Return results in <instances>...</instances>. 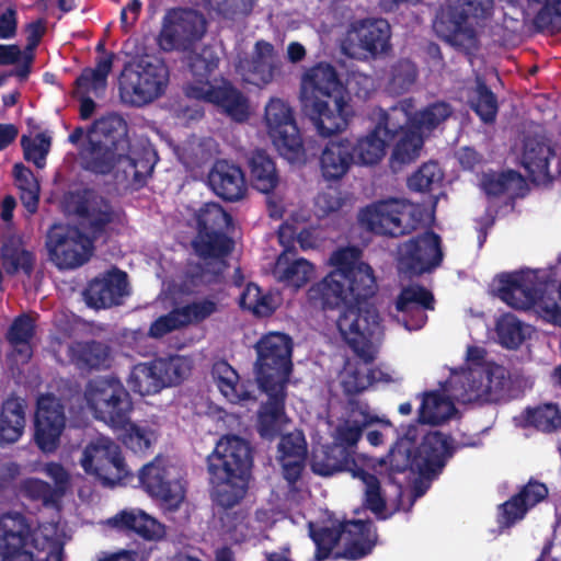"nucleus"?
Returning a JSON list of instances; mask_svg holds the SVG:
<instances>
[{
    "label": "nucleus",
    "mask_w": 561,
    "mask_h": 561,
    "mask_svg": "<svg viewBox=\"0 0 561 561\" xmlns=\"http://www.w3.org/2000/svg\"><path fill=\"white\" fill-rule=\"evenodd\" d=\"M360 255L356 247L334 251L330 257L334 268L309 287L307 299L322 311L342 309L336 327L343 341L364 364H371L376 358L373 339L381 319L370 301L377 290L374 270L360 262Z\"/></svg>",
    "instance_id": "obj_1"
},
{
    "label": "nucleus",
    "mask_w": 561,
    "mask_h": 561,
    "mask_svg": "<svg viewBox=\"0 0 561 561\" xmlns=\"http://www.w3.org/2000/svg\"><path fill=\"white\" fill-rule=\"evenodd\" d=\"M252 462L249 443L237 435L221 437L207 457L213 501L225 510L219 518L227 533L236 531L248 518L244 510H230L247 494Z\"/></svg>",
    "instance_id": "obj_2"
},
{
    "label": "nucleus",
    "mask_w": 561,
    "mask_h": 561,
    "mask_svg": "<svg viewBox=\"0 0 561 561\" xmlns=\"http://www.w3.org/2000/svg\"><path fill=\"white\" fill-rule=\"evenodd\" d=\"M299 101L302 114L324 138L346 129L353 116L347 89L336 68L328 61H319L305 70Z\"/></svg>",
    "instance_id": "obj_3"
},
{
    "label": "nucleus",
    "mask_w": 561,
    "mask_h": 561,
    "mask_svg": "<svg viewBox=\"0 0 561 561\" xmlns=\"http://www.w3.org/2000/svg\"><path fill=\"white\" fill-rule=\"evenodd\" d=\"M218 66L219 58L210 49H203L201 54L193 56L190 61L192 80L184 87V94L188 99L217 105L236 122H245L249 106L242 92L228 81L219 87L210 82Z\"/></svg>",
    "instance_id": "obj_4"
},
{
    "label": "nucleus",
    "mask_w": 561,
    "mask_h": 561,
    "mask_svg": "<svg viewBox=\"0 0 561 561\" xmlns=\"http://www.w3.org/2000/svg\"><path fill=\"white\" fill-rule=\"evenodd\" d=\"M366 456L353 457L350 451L331 443L320 451L312 455L311 468L316 474L331 477L340 472H348L352 478L358 479L364 484V506L369 510L377 519L385 520L387 500L382 493L381 484L376 474L368 471Z\"/></svg>",
    "instance_id": "obj_5"
},
{
    "label": "nucleus",
    "mask_w": 561,
    "mask_h": 561,
    "mask_svg": "<svg viewBox=\"0 0 561 561\" xmlns=\"http://www.w3.org/2000/svg\"><path fill=\"white\" fill-rule=\"evenodd\" d=\"M84 399L93 416L113 428H125L134 410L130 393L116 377H96L85 385Z\"/></svg>",
    "instance_id": "obj_6"
},
{
    "label": "nucleus",
    "mask_w": 561,
    "mask_h": 561,
    "mask_svg": "<svg viewBox=\"0 0 561 561\" xmlns=\"http://www.w3.org/2000/svg\"><path fill=\"white\" fill-rule=\"evenodd\" d=\"M255 378L260 388H287L293 370V341L285 333L270 332L254 345Z\"/></svg>",
    "instance_id": "obj_7"
},
{
    "label": "nucleus",
    "mask_w": 561,
    "mask_h": 561,
    "mask_svg": "<svg viewBox=\"0 0 561 561\" xmlns=\"http://www.w3.org/2000/svg\"><path fill=\"white\" fill-rule=\"evenodd\" d=\"M448 5L442 10L433 22L436 34L448 44L463 48L476 41L472 27L467 25L470 16L482 18L492 5L493 0H447Z\"/></svg>",
    "instance_id": "obj_8"
},
{
    "label": "nucleus",
    "mask_w": 561,
    "mask_h": 561,
    "mask_svg": "<svg viewBox=\"0 0 561 561\" xmlns=\"http://www.w3.org/2000/svg\"><path fill=\"white\" fill-rule=\"evenodd\" d=\"M169 79V68L162 59H141L136 70L123 73L122 96L131 105L142 106L164 94Z\"/></svg>",
    "instance_id": "obj_9"
},
{
    "label": "nucleus",
    "mask_w": 561,
    "mask_h": 561,
    "mask_svg": "<svg viewBox=\"0 0 561 561\" xmlns=\"http://www.w3.org/2000/svg\"><path fill=\"white\" fill-rule=\"evenodd\" d=\"M390 39L391 26L387 20L366 18L350 24L341 48L353 59H376L391 50Z\"/></svg>",
    "instance_id": "obj_10"
},
{
    "label": "nucleus",
    "mask_w": 561,
    "mask_h": 561,
    "mask_svg": "<svg viewBox=\"0 0 561 561\" xmlns=\"http://www.w3.org/2000/svg\"><path fill=\"white\" fill-rule=\"evenodd\" d=\"M80 463L88 474L95 476L104 486L126 485L133 479L119 445L107 437H99L88 444Z\"/></svg>",
    "instance_id": "obj_11"
},
{
    "label": "nucleus",
    "mask_w": 561,
    "mask_h": 561,
    "mask_svg": "<svg viewBox=\"0 0 561 561\" xmlns=\"http://www.w3.org/2000/svg\"><path fill=\"white\" fill-rule=\"evenodd\" d=\"M264 118L279 154L291 163L305 160L308 149L305 148L291 106L280 99H271L265 106Z\"/></svg>",
    "instance_id": "obj_12"
},
{
    "label": "nucleus",
    "mask_w": 561,
    "mask_h": 561,
    "mask_svg": "<svg viewBox=\"0 0 561 561\" xmlns=\"http://www.w3.org/2000/svg\"><path fill=\"white\" fill-rule=\"evenodd\" d=\"M358 219L368 231L392 238L411 233L420 224L413 207L396 198L366 206L360 210Z\"/></svg>",
    "instance_id": "obj_13"
},
{
    "label": "nucleus",
    "mask_w": 561,
    "mask_h": 561,
    "mask_svg": "<svg viewBox=\"0 0 561 561\" xmlns=\"http://www.w3.org/2000/svg\"><path fill=\"white\" fill-rule=\"evenodd\" d=\"M205 32L203 14L193 9L173 8L164 14L157 41L164 51L187 50Z\"/></svg>",
    "instance_id": "obj_14"
},
{
    "label": "nucleus",
    "mask_w": 561,
    "mask_h": 561,
    "mask_svg": "<svg viewBox=\"0 0 561 561\" xmlns=\"http://www.w3.org/2000/svg\"><path fill=\"white\" fill-rule=\"evenodd\" d=\"M94 240L76 227L55 225L47 233L46 247L59 268H76L89 261Z\"/></svg>",
    "instance_id": "obj_15"
},
{
    "label": "nucleus",
    "mask_w": 561,
    "mask_h": 561,
    "mask_svg": "<svg viewBox=\"0 0 561 561\" xmlns=\"http://www.w3.org/2000/svg\"><path fill=\"white\" fill-rule=\"evenodd\" d=\"M444 259L442 239L433 230L417 234L399 248V270L419 276L438 267Z\"/></svg>",
    "instance_id": "obj_16"
},
{
    "label": "nucleus",
    "mask_w": 561,
    "mask_h": 561,
    "mask_svg": "<svg viewBox=\"0 0 561 561\" xmlns=\"http://www.w3.org/2000/svg\"><path fill=\"white\" fill-rule=\"evenodd\" d=\"M138 480L144 490L170 510H176L185 497V490L175 469L156 457L139 470Z\"/></svg>",
    "instance_id": "obj_17"
},
{
    "label": "nucleus",
    "mask_w": 561,
    "mask_h": 561,
    "mask_svg": "<svg viewBox=\"0 0 561 561\" xmlns=\"http://www.w3.org/2000/svg\"><path fill=\"white\" fill-rule=\"evenodd\" d=\"M66 426L65 405L53 393L37 398L34 419L33 439L44 454L55 453L60 445V437Z\"/></svg>",
    "instance_id": "obj_18"
},
{
    "label": "nucleus",
    "mask_w": 561,
    "mask_h": 561,
    "mask_svg": "<svg viewBox=\"0 0 561 561\" xmlns=\"http://www.w3.org/2000/svg\"><path fill=\"white\" fill-rule=\"evenodd\" d=\"M31 538L32 525L23 513L0 514L1 561H34V553L28 549Z\"/></svg>",
    "instance_id": "obj_19"
},
{
    "label": "nucleus",
    "mask_w": 561,
    "mask_h": 561,
    "mask_svg": "<svg viewBox=\"0 0 561 561\" xmlns=\"http://www.w3.org/2000/svg\"><path fill=\"white\" fill-rule=\"evenodd\" d=\"M499 284V297L516 310L534 308L546 291V283L539 280L537 272L529 270L503 274Z\"/></svg>",
    "instance_id": "obj_20"
},
{
    "label": "nucleus",
    "mask_w": 561,
    "mask_h": 561,
    "mask_svg": "<svg viewBox=\"0 0 561 561\" xmlns=\"http://www.w3.org/2000/svg\"><path fill=\"white\" fill-rule=\"evenodd\" d=\"M129 294L127 273L117 267L92 278L82 293L87 306L96 310L121 306Z\"/></svg>",
    "instance_id": "obj_21"
},
{
    "label": "nucleus",
    "mask_w": 561,
    "mask_h": 561,
    "mask_svg": "<svg viewBox=\"0 0 561 561\" xmlns=\"http://www.w3.org/2000/svg\"><path fill=\"white\" fill-rule=\"evenodd\" d=\"M394 309L397 313L393 317L398 323L409 331L420 330L428 320L426 311L435 309V298L423 285L411 284L401 288L394 300Z\"/></svg>",
    "instance_id": "obj_22"
},
{
    "label": "nucleus",
    "mask_w": 561,
    "mask_h": 561,
    "mask_svg": "<svg viewBox=\"0 0 561 561\" xmlns=\"http://www.w3.org/2000/svg\"><path fill=\"white\" fill-rule=\"evenodd\" d=\"M454 454L450 438L440 432H430L415 444L416 472L424 477L439 473Z\"/></svg>",
    "instance_id": "obj_23"
},
{
    "label": "nucleus",
    "mask_w": 561,
    "mask_h": 561,
    "mask_svg": "<svg viewBox=\"0 0 561 561\" xmlns=\"http://www.w3.org/2000/svg\"><path fill=\"white\" fill-rule=\"evenodd\" d=\"M350 405L348 417L341 421L332 433V443L356 457L357 444L364 430L379 420L371 415L368 407L363 405L359 401L350 400Z\"/></svg>",
    "instance_id": "obj_24"
},
{
    "label": "nucleus",
    "mask_w": 561,
    "mask_h": 561,
    "mask_svg": "<svg viewBox=\"0 0 561 561\" xmlns=\"http://www.w3.org/2000/svg\"><path fill=\"white\" fill-rule=\"evenodd\" d=\"M354 142L347 138L328 140L321 149L319 167L325 181H339L355 163Z\"/></svg>",
    "instance_id": "obj_25"
},
{
    "label": "nucleus",
    "mask_w": 561,
    "mask_h": 561,
    "mask_svg": "<svg viewBox=\"0 0 561 561\" xmlns=\"http://www.w3.org/2000/svg\"><path fill=\"white\" fill-rule=\"evenodd\" d=\"M75 213L88 221V229L93 239L102 237L106 227L115 219V211L110 201L93 191H84L76 203Z\"/></svg>",
    "instance_id": "obj_26"
},
{
    "label": "nucleus",
    "mask_w": 561,
    "mask_h": 561,
    "mask_svg": "<svg viewBox=\"0 0 561 561\" xmlns=\"http://www.w3.org/2000/svg\"><path fill=\"white\" fill-rule=\"evenodd\" d=\"M369 469H376L377 466L386 469L389 481L396 483V474L411 471L416 472L415 440L409 435L399 437L391 446L388 454L380 458L367 457Z\"/></svg>",
    "instance_id": "obj_27"
},
{
    "label": "nucleus",
    "mask_w": 561,
    "mask_h": 561,
    "mask_svg": "<svg viewBox=\"0 0 561 561\" xmlns=\"http://www.w3.org/2000/svg\"><path fill=\"white\" fill-rule=\"evenodd\" d=\"M553 157V149L543 138L537 136L525 138L522 165L527 171L531 182L547 184L553 181V175L549 171L550 160Z\"/></svg>",
    "instance_id": "obj_28"
},
{
    "label": "nucleus",
    "mask_w": 561,
    "mask_h": 561,
    "mask_svg": "<svg viewBox=\"0 0 561 561\" xmlns=\"http://www.w3.org/2000/svg\"><path fill=\"white\" fill-rule=\"evenodd\" d=\"M208 183L214 193L227 202L241 199L247 192L242 169L227 161H217L208 175Z\"/></svg>",
    "instance_id": "obj_29"
},
{
    "label": "nucleus",
    "mask_w": 561,
    "mask_h": 561,
    "mask_svg": "<svg viewBox=\"0 0 561 561\" xmlns=\"http://www.w3.org/2000/svg\"><path fill=\"white\" fill-rule=\"evenodd\" d=\"M260 389L267 400L261 404L257 413V433L262 438L273 440L279 435L285 417L287 388Z\"/></svg>",
    "instance_id": "obj_30"
},
{
    "label": "nucleus",
    "mask_w": 561,
    "mask_h": 561,
    "mask_svg": "<svg viewBox=\"0 0 561 561\" xmlns=\"http://www.w3.org/2000/svg\"><path fill=\"white\" fill-rule=\"evenodd\" d=\"M108 525L149 541L161 539L165 535L164 526L141 510L121 511L108 519Z\"/></svg>",
    "instance_id": "obj_31"
},
{
    "label": "nucleus",
    "mask_w": 561,
    "mask_h": 561,
    "mask_svg": "<svg viewBox=\"0 0 561 561\" xmlns=\"http://www.w3.org/2000/svg\"><path fill=\"white\" fill-rule=\"evenodd\" d=\"M413 107V99L409 98L399 101L389 110L380 108L374 129L389 144L394 141L403 133L413 130L409 127L410 124L412 125Z\"/></svg>",
    "instance_id": "obj_32"
},
{
    "label": "nucleus",
    "mask_w": 561,
    "mask_h": 561,
    "mask_svg": "<svg viewBox=\"0 0 561 561\" xmlns=\"http://www.w3.org/2000/svg\"><path fill=\"white\" fill-rule=\"evenodd\" d=\"M346 533L351 540L345 543L344 550L336 553L334 559L359 560L371 553L378 539L377 529L370 519H354L346 524Z\"/></svg>",
    "instance_id": "obj_33"
},
{
    "label": "nucleus",
    "mask_w": 561,
    "mask_h": 561,
    "mask_svg": "<svg viewBox=\"0 0 561 561\" xmlns=\"http://www.w3.org/2000/svg\"><path fill=\"white\" fill-rule=\"evenodd\" d=\"M244 80L255 85H265L273 81L279 60L273 44L257 41L251 60L245 61Z\"/></svg>",
    "instance_id": "obj_34"
},
{
    "label": "nucleus",
    "mask_w": 561,
    "mask_h": 561,
    "mask_svg": "<svg viewBox=\"0 0 561 561\" xmlns=\"http://www.w3.org/2000/svg\"><path fill=\"white\" fill-rule=\"evenodd\" d=\"M125 153L89 137L88 148L83 153L84 169L102 175L115 171V178L119 179Z\"/></svg>",
    "instance_id": "obj_35"
},
{
    "label": "nucleus",
    "mask_w": 561,
    "mask_h": 561,
    "mask_svg": "<svg viewBox=\"0 0 561 561\" xmlns=\"http://www.w3.org/2000/svg\"><path fill=\"white\" fill-rule=\"evenodd\" d=\"M89 137H93L105 146L114 147L121 152L130 151L128 125L117 113H111L96 119Z\"/></svg>",
    "instance_id": "obj_36"
},
{
    "label": "nucleus",
    "mask_w": 561,
    "mask_h": 561,
    "mask_svg": "<svg viewBox=\"0 0 561 561\" xmlns=\"http://www.w3.org/2000/svg\"><path fill=\"white\" fill-rule=\"evenodd\" d=\"M248 168L254 190L268 195L278 186L279 174L276 164L265 150H253L248 158Z\"/></svg>",
    "instance_id": "obj_37"
},
{
    "label": "nucleus",
    "mask_w": 561,
    "mask_h": 561,
    "mask_svg": "<svg viewBox=\"0 0 561 561\" xmlns=\"http://www.w3.org/2000/svg\"><path fill=\"white\" fill-rule=\"evenodd\" d=\"M295 253L285 250L277 259L274 273L277 279L295 290L305 286L312 276L313 265L305 259H294Z\"/></svg>",
    "instance_id": "obj_38"
},
{
    "label": "nucleus",
    "mask_w": 561,
    "mask_h": 561,
    "mask_svg": "<svg viewBox=\"0 0 561 561\" xmlns=\"http://www.w3.org/2000/svg\"><path fill=\"white\" fill-rule=\"evenodd\" d=\"M192 247L198 257L215 260L226 266V259L233 251L234 241L227 232H197Z\"/></svg>",
    "instance_id": "obj_39"
},
{
    "label": "nucleus",
    "mask_w": 561,
    "mask_h": 561,
    "mask_svg": "<svg viewBox=\"0 0 561 561\" xmlns=\"http://www.w3.org/2000/svg\"><path fill=\"white\" fill-rule=\"evenodd\" d=\"M480 186L489 198H497L504 195L514 197L525 186V179L515 170L493 171L482 173Z\"/></svg>",
    "instance_id": "obj_40"
},
{
    "label": "nucleus",
    "mask_w": 561,
    "mask_h": 561,
    "mask_svg": "<svg viewBox=\"0 0 561 561\" xmlns=\"http://www.w3.org/2000/svg\"><path fill=\"white\" fill-rule=\"evenodd\" d=\"M69 356L80 369L99 370L111 364L110 346L95 340L76 343L70 347Z\"/></svg>",
    "instance_id": "obj_41"
},
{
    "label": "nucleus",
    "mask_w": 561,
    "mask_h": 561,
    "mask_svg": "<svg viewBox=\"0 0 561 561\" xmlns=\"http://www.w3.org/2000/svg\"><path fill=\"white\" fill-rule=\"evenodd\" d=\"M25 427V410L23 401L10 397L3 401L0 411V444L18 442Z\"/></svg>",
    "instance_id": "obj_42"
},
{
    "label": "nucleus",
    "mask_w": 561,
    "mask_h": 561,
    "mask_svg": "<svg viewBox=\"0 0 561 561\" xmlns=\"http://www.w3.org/2000/svg\"><path fill=\"white\" fill-rule=\"evenodd\" d=\"M35 329L34 319L27 313H22L14 318L5 333L8 343L23 363H27L33 356L32 340Z\"/></svg>",
    "instance_id": "obj_43"
},
{
    "label": "nucleus",
    "mask_w": 561,
    "mask_h": 561,
    "mask_svg": "<svg viewBox=\"0 0 561 561\" xmlns=\"http://www.w3.org/2000/svg\"><path fill=\"white\" fill-rule=\"evenodd\" d=\"M390 144H393V147L389 158V167L397 173L404 167L413 163L420 157L424 146V139L419 131L413 129L398 136L397 139Z\"/></svg>",
    "instance_id": "obj_44"
},
{
    "label": "nucleus",
    "mask_w": 561,
    "mask_h": 561,
    "mask_svg": "<svg viewBox=\"0 0 561 561\" xmlns=\"http://www.w3.org/2000/svg\"><path fill=\"white\" fill-rule=\"evenodd\" d=\"M522 419L523 427H534L542 433H553L561 427V411L552 402L526 408Z\"/></svg>",
    "instance_id": "obj_45"
},
{
    "label": "nucleus",
    "mask_w": 561,
    "mask_h": 561,
    "mask_svg": "<svg viewBox=\"0 0 561 561\" xmlns=\"http://www.w3.org/2000/svg\"><path fill=\"white\" fill-rule=\"evenodd\" d=\"M455 411L453 402L438 391L423 394L417 420L422 424L439 425L451 416Z\"/></svg>",
    "instance_id": "obj_46"
},
{
    "label": "nucleus",
    "mask_w": 561,
    "mask_h": 561,
    "mask_svg": "<svg viewBox=\"0 0 561 561\" xmlns=\"http://www.w3.org/2000/svg\"><path fill=\"white\" fill-rule=\"evenodd\" d=\"M211 376L218 389L228 401L236 403L251 399L249 392L241 391L242 386L239 385V375L228 362L218 360L214 363Z\"/></svg>",
    "instance_id": "obj_47"
},
{
    "label": "nucleus",
    "mask_w": 561,
    "mask_h": 561,
    "mask_svg": "<svg viewBox=\"0 0 561 561\" xmlns=\"http://www.w3.org/2000/svg\"><path fill=\"white\" fill-rule=\"evenodd\" d=\"M454 114V108L446 101H435L427 104L412 116V127L421 135L432 133Z\"/></svg>",
    "instance_id": "obj_48"
},
{
    "label": "nucleus",
    "mask_w": 561,
    "mask_h": 561,
    "mask_svg": "<svg viewBox=\"0 0 561 561\" xmlns=\"http://www.w3.org/2000/svg\"><path fill=\"white\" fill-rule=\"evenodd\" d=\"M25 32L26 45L23 49V62L9 75L16 77L20 81H25L32 71V65L35 60V49L46 33L45 20L38 19L26 24Z\"/></svg>",
    "instance_id": "obj_49"
},
{
    "label": "nucleus",
    "mask_w": 561,
    "mask_h": 561,
    "mask_svg": "<svg viewBox=\"0 0 561 561\" xmlns=\"http://www.w3.org/2000/svg\"><path fill=\"white\" fill-rule=\"evenodd\" d=\"M1 261L4 271L9 275H14L21 271L26 276H31L34 271V254L28 250L22 249L13 240L2 244Z\"/></svg>",
    "instance_id": "obj_50"
},
{
    "label": "nucleus",
    "mask_w": 561,
    "mask_h": 561,
    "mask_svg": "<svg viewBox=\"0 0 561 561\" xmlns=\"http://www.w3.org/2000/svg\"><path fill=\"white\" fill-rule=\"evenodd\" d=\"M197 232H228L232 217L218 203H206L196 214Z\"/></svg>",
    "instance_id": "obj_51"
},
{
    "label": "nucleus",
    "mask_w": 561,
    "mask_h": 561,
    "mask_svg": "<svg viewBox=\"0 0 561 561\" xmlns=\"http://www.w3.org/2000/svg\"><path fill=\"white\" fill-rule=\"evenodd\" d=\"M417 76L416 65L408 58H401L390 67L387 91L392 95L404 94L414 85Z\"/></svg>",
    "instance_id": "obj_52"
},
{
    "label": "nucleus",
    "mask_w": 561,
    "mask_h": 561,
    "mask_svg": "<svg viewBox=\"0 0 561 561\" xmlns=\"http://www.w3.org/2000/svg\"><path fill=\"white\" fill-rule=\"evenodd\" d=\"M388 145L390 144L373 128L368 135L354 142V160L359 164H376L385 156Z\"/></svg>",
    "instance_id": "obj_53"
},
{
    "label": "nucleus",
    "mask_w": 561,
    "mask_h": 561,
    "mask_svg": "<svg viewBox=\"0 0 561 561\" xmlns=\"http://www.w3.org/2000/svg\"><path fill=\"white\" fill-rule=\"evenodd\" d=\"M469 104L484 124H493L495 122L499 112L497 98L483 80L477 81Z\"/></svg>",
    "instance_id": "obj_54"
},
{
    "label": "nucleus",
    "mask_w": 561,
    "mask_h": 561,
    "mask_svg": "<svg viewBox=\"0 0 561 561\" xmlns=\"http://www.w3.org/2000/svg\"><path fill=\"white\" fill-rule=\"evenodd\" d=\"M130 389L140 396H149L162 389V381L153 368V360L135 365L128 378Z\"/></svg>",
    "instance_id": "obj_55"
},
{
    "label": "nucleus",
    "mask_w": 561,
    "mask_h": 561,
    "mask_svg": "<svg viewBox=\"0 0 561 561\" xmlns=\"http://www.w3.org/2000/svg\"><path fill=\"white\" fill-rule=\"evenodd\" d=\"M343 533H346V525L314 528L312 523L309 524V536L316 545V561L327 560L332 554Z\"/></svg>",
    "instance_id": "obj_56"
},
{
    "label": "nucleus",
    "mask_w": 561,
    "mask_h": 561,
    "mask_svg": "<svg viewBox=\"0 0 561 561\" xmlns=\"http://www.w3.org/2000/svg\"><path fill=\"white\" fill-rule=\"evenodd\" d=\"M113 59L114 55L110 54L98 59L94 68H84L76 79L77 88L84 92L91 90L96 92L99 89H105L107 76L112 70Z\"/></svg>",
    "instance_id": "obj_57"
},
{
    "label": "nucleus",
    "mask_w": 561,
    "mask_h": 561,
    "mask_svg": "<svg viewBox=\"0 0 561 561\" xmlns=\"http://www.w3.org/2000/svg\"><path fill=\"white\" fill-rule=\"evenodd\" d=\"M444 180V172L436 161L423 163L408 179V187L411 191L425 193L438 188Z\"/></svg>",
    "instance_id": "obj_58"
},
{
    "label": "nucleus",
    "mask_w": 561,
    "mask_h": 561,
    "mask_svg": "<svg viewBox=\"0 0 561 561\" xmlns=\"http://www.w3.org/2000/svg\"><path fill=\"white\" fill-rule=\"evenodd\" d=\"M239 305L242 309L251 311L259 317L271 316L275 308L273 297L270 294H263L261 288L249 283L240 295Z\"/></svg>",
    "instance_id": "obj_59"
},
{
    "label": "nucleus",
    "mask_w": 561,
    "mask_h": 561,
    "mask_svg": "<svg viewBox=\"0 0 561 561\" xmlns=\"http://www.w3.org/2000/svg\"><path fill=\"white\" fill-rule=\"evenodd\" d=\"M181 323L184 327L199 324L218 311V302L210 297L194 300L175 308Z\"/></svg>",
    "instance_id": "obj_60"
},
{
    "label": "nucleus",
    "mask_w": 561,
    "mask_h": 561,
    "mask_svg": "<svg viewBox=\"0 0 561 561\" xmlns=\"http://www.w3.org/2000/svg\"><path fill=\"white\" fill-rule=\"evenodd\" d=\"M122 161V180L131 181L135 186L142 187L146 184L147 178L150 176L153 171V162L146 157L134 158L129 152L125 153Z\"/></svg>",
    "instance_id": "obj_61"
},
{
    "label": "nucleus",
    "mask_w": 561,
    "mask_h": 561,
    "mask_svg": "<svg viewBox=\"0 0 561 561\" xmlns=\"http://www.w3.org/2000/svg\"><path fill=\"white\" fill-rule=\"evenodd\" d=\"M21 146L23 148L24 159L32 161L37 168H43L46 156L50 148V137L44 133H39L34 139L22 136Z\"/></svg>",
    "instance_id": "obj_62"
},
{
    "label": "nucleus",
    "mask_w": 561,
    "mask_h": 561,
    "mask_svg": "<svg viewBox=\"0 0 561 561\" xmlns=\"http://www.w3.org/2000/svg\"><path fill=\"white\" fill-rule=\"evenodd\" d=\"M278 460L306 461L307 442L301 432L287 433L282 436L278 443Z\"/></svg>",
    "instance_id": "obj_63"
},
{
    "label": "nucleus",
    "mask_w": 561,
    "mask_h": 561,
    "mask_svg": "<svg viewBox=\"0 0 561 561\" xmlns=\"http://www.w3.org/2000/svg\"><path fill=\"white\" fill-rule=\"evenodd\" d=\"M124 430L126 433L123 442L126 447L131 449L134 453L147 451L156 439V435L152 430L131 423L130 420L129 424Z\"/></svg>",
    "instance_id": "obj_64"
}]
</instances>
